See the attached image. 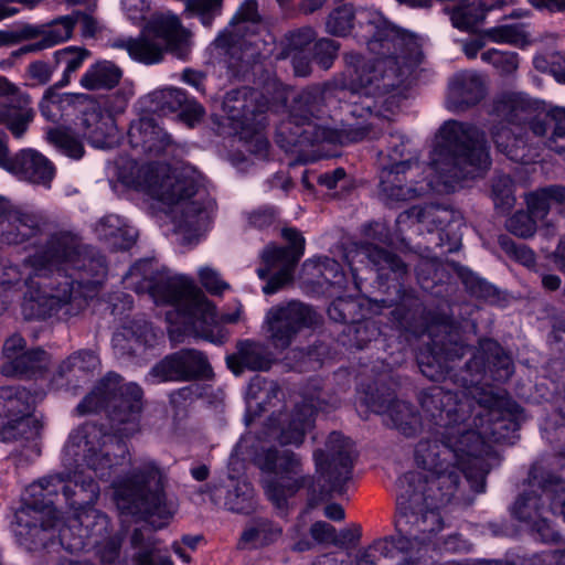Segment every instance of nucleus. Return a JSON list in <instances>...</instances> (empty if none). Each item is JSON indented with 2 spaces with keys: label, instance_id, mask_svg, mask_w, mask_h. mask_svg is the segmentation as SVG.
Masks as SVG:
<instances>
[{
  "label": "nucleus",
  "instance_id": "nucleus-38",
  "mask_svg": "<svg viewBox=\"0 0 565 565\" xmlns=\"http://www.w3.org/2000/svg\"><path fill=\"white\" fill-rule=\"evenodd\" d=\"M491 135L497 150L503 153L509 160L523 164H527L532 161V149L529 145L525 131L513 130L500 122L493 126Z\"/></svg>",
  "mask_w": 565,
  "mask_h": 565
},
{
  "label": "nucleus",
  "instance_id": "nucleus-24",
  "mask_svg": "<svg viewBox=\"0 0 565 565\" xmlns=\"http://www.w3.org/2000/svg\"><path fill=\"white\" fill-rule=\"evenodd\" d=\"M223 110L243 129L258 130L266 126L267 102L252 87L243 86L227 92L223 99Z\"/></svg>",
  "mask_w": 565,
  "mask_h": 565
},
{
  "label": "nucleus",
  "instance_id": "nucleus-63",
  "mask_svg": "<svg viewBox=\"0 0 565 565\" xmlns=\"http://www.w3.org/2000/svg\"><path fill=\"white\" fill-rule=\"evenodd\" d=\"M47 138L51 143L70 158L81 159L84 156L85 150L82 141L66 130L51 129L47 132Z\"/></svg>",
  "mask_w": 565,
  "mask_h": 565
},
{
  "label": "nucleus",
  "instance_id": "nucleus-32",
  "mask_svg": "<svg viewBox=\"0 0 565 565\" xmlns=\"http://www.w3.org/2000/svg\"><path fill=\"white\" fill-rule=\"evenodd\" d=\"M128 139L131 148L139 149L149 157L162 156L172 143L171 136L153 117L147 116L130 126Z\"/></svg>",
  "mask_w": 565,
  "mask_h": 565
},
{
  "label": "nucleus",
  "instance_id": "nucleus-46",
  "mask_svg": "<svg viewBox=\"0 0 565 565\" xmlns=\"http://www.w3.org/2000/svg\"><path fill=\"white\" fill-rule=\"evenodd\" d=\"M281 236L289 243V245L267 246L262 254L263 262H267L269 264L275 262H286L297 265L305 252L303 236L297 228L294 227L282 228Z\"/></svg>",
  "mask_w": 565,
  "mask_h": 565
},
{
  "label": "nucleus",
  "instance_id": "nucleus-47",
  "mask_svg": "<svg viewBox=\"0 0 565 565\" xmlns=\"http://www.w3.org/2000/svg\"><path fill=\"white\" fill-rule=\"evenodd\" d=\"M415 275L424 291L436 297H441L447 291L445 284L449 279V274L439 260L420 258L415 267Z\"/></svg>",
  "mask_w": 565,
  "mask_h": 565
},
{
  "label": "nucleus",
  "instance_id": "nucleus-8",
  "mask_svg": "<svg viewBox=\"0 0 565 565\" xmlns=\"http://www.w3.org/2000/svg\"><path fill=\"white\" fill-rule=\"evenodd\" d=\"M430 338L427 350L417 356L422 374L430 381L450 380L462 388H477L482 381L505 382L514 372L511 356L495 340L481 339L472 352L457 324Z\"/></svg>",
  "mask_w": 565,
  "mask_h": 565
},
{
  "label": "nucleus",
  "instance_id": "nucleus-22",
  "mask_svg": "<svg viewBox=\"0 0 565 565\" xmlns=\"http://www.w3.org/2000/svg\"><path fill=\"white\" fill-rule=\"evenodd\" d=\"M35 118L33 100L8 77L0 75V125L21 139Z\"/></svg>",
  "mask_w": 565,
  "mask_h": 565
},
{
  "label": "nucleus",
  "instance_id": "nucleus-54",
  "mask_svg": "<svg viewBox=\"0 0 565 565\" xmlns=\"http://www.w3.org/2000/svg\"><path fill=\"white\" fill-rule=\"evenodd\" d=\"M281 535V529L267 519L253 520L241 535L245 544L254 547L270 544L277 541Z\"/></svg>",
  "mask_w": 565,
  "mask_h": 565
},
{
  "label": "nucleus",
  "instance_id": "nucleus-13",
  "mask_svg": "<svg viewBox=\"0 0 565 565\" xmlns=\"http://www.w3.org/2000/svg\"><path fill=\"white\" fill-rule=\"evenodd\" d=\"M436 170L448 191L489 170L491 157L484 131L458 120H448L439 129Z\"/></svg>",
  "mask_w": 565,
  "mask_h": 565
},
{
  "label": "nucleus",
  "instance_id": "nucleus-27",
  "mask_svg": "<svg viewBox=\"0 0 565 565\" xmlns=\"http://www.w3.org/2000/svg\"><path fill=\"white\" fill-rule=\"evenodd\" d=\"M143 104L148 113L159 116L179 111L180 119L190 127L199 122L204 115L203 106L194 98H190L181 88L157 89L145 97Z\"/></svg>",
  "mask_w": 565,
  "mask_h": 565
},
{
  "label": "nucleus",
  "instance_id": "nucleus-29",
  "mask_svg": "<svg viewBox=\"0 0 565 565\" xmlns=\"http://www.w3.org/2000/svg\"><path fill=\"white\" fill-rule=\"evenodd\" d=\"M60 498V475L46 476L28 486L17 511L34 515H57L55 501Z\"/></svg>",
  "mask_w": 565,
  "mask_h": 565
},
{
  "label": "nucleus",
  "instance_id": "nucleus-7",
  "mask_svg": "<svg viewBox=\"0 0 565 565\" xmlns=\"http://www.w3.org/2000/svg\"><path fill=\"white\" fill-rule=\"evenodd\" d=\"M477 396L472 388L454 392L441 386H430L418 395L428 437L418 441L415 461L419 468L456 467L460 448L469 451L481 447V440L472 431L470 419Z\"/></svg>",
  "mask_w": 565,
  "mask_h": 565
},
{
  "label": "nucleus",
  "instance_id": "nucleus-34",
  "mask_svg": "<svg viewBox=\"0 0 565 565\" xmlns=\"http://www.w3.org/2000/svg\"><path fill=\"white\" fill-rule=\"evenodd\" d=\"M36 184H49L54 178L53 163L39 151L28 148L10 157L6 169Z\"/></svg>",
  "mask_w": 565,
  "mask_h": 565
},
{
  "label": "nucleus",
  "instance_id": "nucleus-11",
  "mask_svg": "<svg viewBox=\"0 0 565 565\" xmlns=\"http://www.w3.org/2000/svg\"><path fill=\"white\" fill-rule=\"evenodd\" d=\"M113 488L118 508L127 514L142 518L146 522V526L135 529L130 536L131 546L139 550L134 556L136 565H174L170 556H160L156 563L154 542L151 537L145 536L147 530L157 531L166 527L173 516L166 501L158 466L154 462H146L113 481Z\"/></svg>",
  "mask_w": 565,
  "mask_h": 565
},
{
  "label": "nucleus",
  "instance_id": "nucleus-19",
  "mask_svg": "<svg viewBox=\"0 0 565 565\" xmlns=\"http://www.w3.org/2000/svg\"><path fill=\"white\" fill-rule=\"evenodd\" d=\"M270 339L277 349H287L296 335L316 322L315 310L300 301L271 307L266 313Z\"/></svg>",
  "mask_w": 565,
  "mask_h": 565
},
{
  "label": "nucleus",
  "instance_id": "nucleus-42",
  "mask_svg": "<svg viewBox=\"0 0 565 565\" xmlns=\"http://www.w3.org/2000/svg\"><path fill=\"white\" fill-rule=\"evenodd\" d=\"M527 488L524 489L510 507L511 515L521 523L529 525L534 520H537L542 514H548L550 508L543 499L544 492L537 486H531L529 478L526 479ZM551 497L553 502L554 495Z\"/></svg>",
  "mask_w": 565,
  "mask_h": 565
},
{
  "label": "nucleus",
  "instance_id": "nucleus-56",
  "mask_svg": "<svg viewBox=\"0 0 565 565\" xmlns=\"http://www.w3.org/2000/svg\"><path fill=\"white\" fill-rule=\"evenodd\" d=\"M459 277L466 290L472 297L482 299L490 303H497L500 300L499 289L472 270L462 268L459 271Z\"/></svg>",
  "mask_w": 565,
  "mask_h": 565
},
{
  "label": "nucleus",
  "instance_id": "nucleus-21",
  "mask_svg": "<svg viewBox=\"0 0 565 565\" xmlns=\"http://www.w3.org/2000/svg\"><path fill=\"white\" fill-rule=\"evenodd\" d=\"M114 100L107 98L105 110L99 106L87 107L81 118V127L84 138L95 148H111L115 143L117 128L111 113H122L128 104V95L118 90L113 96Z\"/></svg>",
  "mask_w": 565,
  "mask_h": 565
},
{
  "label": "nucleus",
  "instance_id": "nucleus-1",
  "mask_svg": "<svg viewBox=\"0 0 565 565\" xmlns=\"http://www.w3.org/2000/svg\"><path fill=\"white\" fill-rule=\"evenodd\" d=\"M326 31L334 36H347L354 31V36L376 55L367 61L359 53L345 55L348 64L354 67L359 94L366 96L361 105L352 103L353 117H371L376 107L374 98L398 88L409 70L423 60L419 38L393 24L374 8L342 4L328 14Z\"/></svg>",
  "mask_w": 565,
  "mask_h": 565
},
{
  "label": "nucleus",
  "instance_id": "nucleus-40",
  "mask_svg": "<svg viewBox=\"0 0 565 565\" xmlns=\"http://www.w3.org/2000/svg\"><path fill=\"white\" fill-rule=\"evenodd\" d=\"M534 109L532 100L526 95L508 93L494 99L492 113L508 124L514 125L515 130H523Z\"/></svg>",
  "mask_w": 565,
  "mask_h": 565
},
{
  "label": "nucleus",
  "instance_id": "nucleus-48",
  "mask_svg": "<svg viewBox=\"0 0 565 565\" xmlns=\"http://www.w3.org/2000/svg\"><path fill=\"white\" fill-rule=\"evenodd\" d=\"M405 542H395L393 535L377 539L367 547L360 550L355 555L354 563L349 561V565H377L380 556L394 558L401 554Z\"/></svg>",
  "mask_w": 565,
  "mask_h": 565
},
{
  "label": "nucleus",
  "instance_id": "nucleus-49",
  "mask_svg": "<svg viewBox=\"0 0 565 565\" xmlns=\"http://www.w3.org/2000/svg\"><path fill=\"white\" fill-rule=\"evenodd\" d=\"M98 365L99 358L93 350H79L61 363L58 375L67 379L72 375L79 381L93 374Z\"/></svg>",
  "mask_w": 565,
  "mask_h": 565
},
{
  "label": "nucleus",
  "instance_id": "nucleus-5",
  "mask_svg": "<svg viewBox=\"0 0 565 565\" xmlns=\"http://www.w3.org/2000/svg\"><path fill=\"white\" fill-rule=\"evenodd\" d=\"M367 239L355 245L353 257L367 264L377 273L380 288L386 297L376 300L382 307H394L391 321L402 332L419 338L426 333L436 334L454 326L451 317L436 308H429L419 295L412 288L404 287V278L408 276V266L402 258L381 246L392 242L388 230L384 224L371 223L366 226Z\"/></svg>",
  "mask_w": 565,
  "mask_h": 565
},
{
  "label": "nucleus",
  "instance_id": "nucleus-2",
  "mask_svg": "<svg viewBox=\"0 0 565 565\" xmlns=\"http://www.w3.org/2000/svg\"><path fill=\"white\" fill-rule=\"evenodd\" d=\"M142 395L138 384L109 372L76 407L81 415L106 413L105 423L85 422L72 430L66 444L68 454L82 457L100 480H110L129 457L126 439L139 430Z\"/></svg>",
  "mask_w": 565,
  "mask_h": 565
},
{
  "label": "nucleus",
  "instance_id": "nucleus-23",
  "mask_svg": "<svg viewBox=\"0 0 565 565\" xmlns=\"http://www.w3.org/2000/svg\"><path fill=\"white\" fill-rule=\"evenodd\" d=\"M210 370L207 356L195 349L167 354L149 371L154 383L188 382L201 379Z\"/></svg>",
  "mask_w": 565,
  "mask_h": 565
},
{
  "label": "nucleus",
  "instance_id": "nucleus-3",
  "mask_svg": "<svg viewBox=\"0 0 565 565\" xmlns=\"http://www.w3.org/2000/svg\"><path fill=\"white\" fill-rule=\"evenodd\" d=\"M29 263L36 276L56 277L45 285L51 292L38 289L24 296L21 310L25 320H67L76 316L86 306L82 290L94 291L107 274L105 256L95 247L81 244L68 231L51 234L29 256Z\"/></svg>",
  "mask_w": 565,
  "mask_h": 565
},
{
  "label": "nucleus",
  "instance_id": "nucleus-43",
  "mask_svg": "<svg viewBox=\"0 0 565 565\" xmlns=\"http://www.w3.org/2000/svg\"><path fill=\"white\" fill-rule=\"evenodd\" d=\"M58 85L60 81L49 86L39 102L41 115L51 122H56L70 107L87 99V95L82 93H61L65 86Z\"/></svg>",
  "mask_w": 565,
  "mask_h": 565
},
{
  "label": "nucleus",
  "instance_id": "nucleus-39",
  "mask_svg": "<svg viewBox=\"0 0 565 565\" xmlns=\"http://www.w3.org/2000/svg\"><path fill=\"white\" fill-rule=\"evenodd\" d=\"M95 233L110 252L128 250L135 245L137 238L136 230L115 214L100 218L95 226Z\"/></svg>",
  "mask_w": 565,
  "mask_h": 565
},
{
  "label": "nucleus",
  "instance_id": "nucleus-58",
  "mask_svg": "<svg viewBox=\"0 0 565 565\" xmlns=\"http://www.w3.org/2000/svg\"><path fill=\"white\" fill-rule=\"evenodd\" d=\"M513 190L514 182L509 174L495 173L491 184V195L494 206L502 211L510 210L515 202Z\"/></svg>",
  "mask_w": 565,
  "mask_h": 565
},
{
  "label": "nucleus",
  "instance_id": "nucleus-28",
  "mask_svg": "<svg viewBox=\"0 0 565 565\" xmlns=\"http://www.w3.org/2000/svg\"><path fill=\"white\" fill-rule=\"evenodd\" d=\"M14 535L28 552L50 551L56 545L57 515H34L15 512Z\"/></svg>",
  "mask_w": 565,
  "mask_h": 565
},
{
  "label": "nucleus",
  "instance_id": "nucleus-45",
  "mask_svg": "<svg viewBox=\"0 0 565 565\" xmlns=\"http://www.w3.org/2000/svg\"><path fill=\"white\" fill-rule=\"evenodd\" d=\"M122 70L111 61H97L82 75L79 84L87 90L113 89L122 78Z\"/></svg>",
  "mask_w": 565,
  "mask_h": 565
},
{
  "label": "nucleus",
  "instance_id": "nucleus-37",
  "mask_svg": "<svg viewBox=\"0 0 565 565\" xmlns=\"http://www.w3.org/2000/svg\"><path fill=\"white\" fill-rule=\"evenodd\" d=\"M530 484L537 486L542 492L554 495L552 504H556V494L565 492V451L555 455L550 467L543 462H534L529 471Z\"/></svg>",
  "mask_w": 565,
  "mask_h": 565
},
{
  "label": "nucleus",
  "instance_id": "nucleus-10",
  "mask_svg": "<svg viewBox=\"0 0 565 565\" xmlns=\"http://www.w3.org/2000/svg\"><path fill=\"white\" fill-rule=\"evenodd\" d=\"M476 406L471 415L470 425L472 431L481 440L480 449L469 451L468 446L460 448V460L456 467L463 475L475 493L486 491V478L494 466L500 463V458L493 448L487 443L513 444L519 438L522 407L511 401L491 392L478 391Z\"/></svg>",
  "mask_w": 565,
  "mask_h": 565
},
{
  "label": "nucleus",
  "instance_id": "nucleus-35",
  "mask_svg": "<svg viewBox=\"0 0 565 565\" xmlns=\"http://www.w3.org/2000/svg\"><path fill=\"white\" fill-rule=\"evenodd\" d=\"M484 94V83L479 74L469 71L457 73L449 84L448 108L455 111L466 110L479 104Z\"/></svg>",
  "mask_w": 565,
  "mask_h": 565
},
{
  "label": "nucleus",
  "instance_id": "nucleus-18",
  "mask_svg": "<svg viewBox=\"0 0 565 565\" xmlns=\"http://www.w3.org/2000/svg\"><path fill=\"white\" fill-rule=\"evenodd\" d=\"M109 527L108 515L90 509L75 515L66 525L56 530V545L71 554L89 551L109 534Z\"/></svg>",
  "mask_w": 565,
  "mask_h": 565
},
{
  "label": "nucleus",
  "instance_id": "nucleus-25",
  "mask_svg": "<svg viewBox=\"0 0 565 565\" xmlns=\"http://www.w3.org/2000/svg\"><path fill=\"white\" fill-rule=\"evenodd\" d=\"M415 164H411V157L399 162L384 166L380 172L379 194L387 204L407 202L420 198L427 192L424 185H417L409 174Z\"/></svg>",
  "mask_w": 565,
  "mask_h": 565
},
{
  "label": "nucleus",
  "instance_id": "nucleus-12",
  "mask_svg": "<svg viewBox=\"0 0 565 565\" xmlns=\"http://www.w3.org/2000/svg\"><path fill=\"white\" fill-rule=\"evenodd\" d=\"M330 93L329 84H316L307 86L294 98L288 119L276 134V142L282 150L301 157L309 147L358 142L369 136L372 122L343 129L328 125L326 108Z\"/></svg>",
  "mask_w": 565,
  "mask_h": 565
},
{
  "label": "nucleus",
  "instance_id": "nucleus-17",
  "mask_svg": "<svg viewBox=\"0 0 565 565\" xmlns=\"http://www.w3.org/2000/svg\"><path fill=\"white\" fill-rule=\"evenodd\" d=\"M361 399L372 413L385 415L386 425L406 437H414L418 431L426 430L424 418L415 406L396 399L391 388L369 385Z\"/></svg>",
  "mask_w": 565,
  "mask_h": 565
},
{
  "label": "nucleus",
  "instance_id": "nucleus-6",
  "mask_svg": "<svg viewBox=\"0 0 565 565\" xmlns=\"http://www.w3.org/2000/svg\"><path fill=\"white\" fill-rule=\"evenodd\" d=\"M463 476L457 467L408 471L397 480L395 542L406 541L401 554L427 553V546L444 529L439 508L456 497Z\"/></svg>",
  "mask_w": 565,
  "mask_h": 565
},
{
  "label": "nucleus",
  "instance_id": "nucleus-4",
  "mask_svg": "<svg viewBox=\"0 0 565 565\" xmlns=\"http://www.w3.org/2000/svg\"><path fill=\"white\" fill-rule=\"evenodd\" d=\"M353 445L340 431H331L324 448L313 451L318 478L305 473L300 455L289 449L269 447L255 457L256 466L265 473L263 487L268 500L279 510L288 499L307 489L308 505L317 507L332 494L343 495L352 478Z\"/></svg>",
  "mask_w": 565,
  "mask_h": 565
},
{
  "label": "nucleus",
  "instance_id": "nucleus-44",
  "mask_svg": "<svg viewBox=\"0 0 565 565\" xmlns=\"http://www.w3.org/2000/svg\"><path fill=\"white\" fill-rule=\"evenodd\" d=\"M111 46L126 50L134 61L145 65L162 62L166 53L161 44L157 43L153 38L146 35L118 38L114 40Z\"/></svg>",
  "mask_w": 565,
  "mask_h": 565
},
{
  "label": "nucleus",
  "instance_id": "nucleus-36",
  "mask_svg": "<svg viewBox=\"0 0 565 565\" xmlns=\"http://www.w3.org/2000/svg\"><path fill=\"white\" fill-rule=\"evenodd\" d=\"M262 22V17L258 12V3L256 0H245L232 18L228 26L220 32L214 39L216 47L227 49L234 51L236 47H242L244 44V32L246 30L245 23L257 25Z\"/></svg>",
  "mask_w": 565,
  "mask_h": 565
},
{
  "label": "nucleus",
  "instance_id": "nucleus-41",
  "mask_svg": "<svg viewBox=\"0 0 565 565\" xmlns=\"http://www.w3.org/2000/svg\"><path fill=\"white\" fill-rule=\"evenodd\" d=\"M50 365V354L41 349L25 350L13 361L2 362L1 372L6 376H19L25 379L43 377Z\"/></svg>",
  "mask_w": 565,
  "mask_h": 565
},
{
  "label": "nucleus",
  "instance_id": "nucleus-31",
  "mask_svg": "<svg viewBox=\"0 0 565 565\" xmlns=\"http://www.w3.org/2000/svg\"><path fill=\"white\" fill-rule=\"evenodd\" d=\"M99 492V486L92 475L75 471L68 480L60 476V495L70 509L76 512L75 515L95 509Z\"/></svg>",
  "mask_w": 565,
  "mask_h": 565
},
{
  "label": "nucleus",
  "instance_id": "nucleus-62",
  "mask_svg": "<svg viewBox=\"0 0 565 565\" xmlns=\"http://www.w3.org/2000/svg\"><path fill=\"white\" fill-rule=\"evenodd\" d=\"M44 39L53 47L62 42L68 41L74 32L75 19L68 14L61 15L44 24Z\"/></svg>",
  "mask_w": 565,
  "mask_h": 565
},
{
  "label": "nucleus",
  "instance_id": "nucleus-61",
  "mask_svg": "<svg viewBox=\"0 0 565 565\" xmlns=\"http://www.w3.org/2000/svg\"><path fill=\"white\" fill-rule=\"evenodd\" d=\"M501 249L514 262L533 268L536 265L535 253L524 243H516L508 235H500L498 238Z\"/></svg>",
  "mask_w": 565,
  "mask_h": 565
},
{
  "label": "nucleus",
  "instance_id": "nucleus-14",
  "mask_svg": "<svg viewBox=\"0 0 565 565\" xmlns=\"http://www.w3.org/2000/svg\"><path fill=\"white\" fill-rule=\"evenodd\" d=\"M138 186L152 199L167 204L185 203L179 221L189 244L196 243L205 235L210 222V212L198 201H190L199 190V183L191 177H161L154 163L139 169Z\"/></svg>",
  "mask_w": 565,
  "mask_h": 565
},
{
  "label": "nucleus",
  "instance_id": "nucleus-16",
  "mask_svg": "<svg viewBox=\"0 0 565 565\" xmlns=\"http://www.w3.org/2000/svg\"><path fill=\"white\" fill-rule=\"evenodd\" d=\"M41 394L23 386H0V440L13 443L35 438L42 428L33 416Z\"/></svg>",
  "mask_w": 565,
  "mask_h": 565
},
{
  "label": "nucleus",
  "instance_id": "nucleus-33",
  "mask_svg": "<svg viewBox=\"0 0 565 565\" xmlns=\"http://www.w3.org/2000/svg\"><path fill=\"white\" fill-rule=\"evenodd\" d=\"M274 362L275 356L269 347L253 340L238 342L236 353L228 355L226 359L228 369L236 375L245 370L267 372L271 369Z\"/></svg>",
  "mask_w": 565,
  "mask_h": 565
},
{
  "label": "nucleus",
  "instance_id": "nucleus-64",
  "mask_svg": "<svg viewBox=\"0 0 565 565\" xmlns=\"http://www.w3.org/2000/svg\"><path fill=\"white\" fill-rule=\"evenodd\" d=\"M340 47V42L329 38H321L312 45V60L320 68L328 71L338 58Z\"/></svg>",
  "mask_w": 565,
  "mask_h": 565
},
{
  "label": "nucleus",
  "instance_id": "nucleus-50",
  "mask_svg": "<svg viewBox=\"0 0 565 565\" xmlns=\"http://www.w3.org/2000/svg\"><path fill=\"white\" fill-rule=\"evenodd\" d=\"M343 337L347 339L344 344L350 348L363 350L372 342H376L381 335V329L373 319L361 318L355 323H351L342 330Z\"/></svg>",
  "mask_w": 565,
  "mask_h": 565
},
{
  "label": "nucleus",
  "instance_id": "nucleus-30",
  "mask_svg": "<svg viewBox=\"0 0 565 565\" xmlns=\"http://www.w3.org/2000/svg\"><path fill=\"white\" fill-rule=\"evenodd\" d=\"M148 32L154 40H161L164 43L162 46L166 53H171L183 61L188 58L189 32L178 15L161 14L153 18L148 25Z\"/></svg>",
  "mask_w": 565,
  "mask_h": 565
},
{
  "label": "nucleus",
  "instance_id": "nucleus-59",
  "mask_svg": "<svg viewBox=\"0 0 565 565\" xmlns=\"http://www.w3.org/2000/svg\"><path fill=\"white\" fill-rule=\"evenodd\" d=\"M409 215L416 217L418 223L431 224L437 230H444L452 221V212L439 205L413 206Z\"/></svg>",
  "mask_w": 565,
  "mask_h": 565
},
{
  "label": "nucleus",
  "instance_id": "nucleus-15",
  "mask_svg": "<svg viewBox=\"0 0 565 565\" xmlns=\"http://www.w3.org/2000/svg\"><path fill=\"white\" fill-rule=\"evenodd\" d=\"M301 402L291 413L273 412L268 418V429L281 446L302 445L307 431L312 427L315 415L335 405V399L323 390L321 379H310L301 391Z\"/></svg>",
  "mask_w": 565,
  "mask_h": 565
},
{
  "label": "nucleus",
  "instance_id": "nucleus-60",
  "mask_svg": "<svg viewBox=\"0 0 565 565\" xmlns=\"http://www.w3.org/2000/svg\"><path fill=\"white\" fill-rule=\"evenodd\" d=\"M483 38L491 42L513 45H524L527 41L522 24H504L486 29Z\"/></svg>",
  "mask_w": 565,
  "mask_h": 565
},
{
  "label": "nucleus",
  "instance_id": "nucleus-9",
  "mask_svg": "<svg viewBox=\"0 0 565 565\" xmlns=\"http://www.w3.org/2000/svg\"><path fill=\"white\" fill-rule=\"evenodd\" d=\"M126 277L136 279L138 290L147 291L157 302L174 308L175 320L168 330L171 342L181 343L190 337L212 342V301L193 278L169 276L152 259L136 262Z\"/></svg>",
  "mask_w": 565,
  "mask_h": 565
},
{
  "label": "nucleus",
  "instance_id": "nucleus-57",
  "mask_svg": "<svg viewBox=\"0 0 565 565\" xmlns=\"http://www.w3.org/2000/svg\"><path fill=\"white\" fill-rule=\"evenodd\" d=\"M228 510L249 514L255 508V492L249 482H237L234 490L228 491L226 502Z\"/></svg>",
  "mask_w": 565,
  "mask_h": 565
},
{
  "label": "nucleus",
  "instance_id": "nucleus-20",
  "mask_svg": "<svg viewBox=\"0 0 565 565\" xmlns=\"http://www.w3.org/2000/svg\"><path fill=\"white\" fill-rule=\"evenodd\" d=\"M47 226L44 214L38 210L9 207L0 196V245H20L43 235Z\"/></svg>",
  "mask_w": 565,
  "mask_h": 565
},
{
  "label": "nucleus",
  "instance_id": "nucleus-53",
  "mask_svg": "<svg viewBox=\"0 0 565 565\" xmlns=\"http://www.w3.org/2000/svg\"><path fill=\"white\" fill-rule=\"evenodd\" d=\"M454 28L470 31L486 18V10L478 2L462 1L451 8H445Z\"/></svg>",
  "mask_w": 565,
  "mask_h": 565
},
{
  "label": "nucleus",
  "instance_id": "nucleus-52",
  "mask_svg": "<svg viewBox=\"0 0 565 565\" xmlns=\"http://www.w3.org/2000/svg\"><path fill=\"white\" fill-rule=\"evenodd\" d=\"M264 267L257 269V275L260 279H268L266 285L263 287L265 295H274L280 290L285 285L292 280V273L295 264L286 262H275L269 264L263 262Z\"/></svg>",
  "mask_w": 565,
  "mask_h": 565
},
{
  "label": "nucleus",
  "instance_id": "nucleus-26",
  "mask_svg": "<svg viewBox=\"0 0 565 565\" xmlns=\"http://www.w3.org/2000/svg\"><path fill=\"white\" fill-rule=\"evenodd\" d=\"M158 343V334L151 322L132 319L121 326L111 338L115 355L124 361L141 359Z\"/></svg>",
  "mask_w": 565,
  "mask_h": 565
},
{
  "label": "nucleus",
  "instance_id": "nucleus-51",
  "mask_svg": "<svg viewBox=\"0 0 565 565\" xmlns=\"http://www.w3.org/2000/svg\"><path fill=\"white\" fill-rule=\"evenodd\" d=\"M89 55L90 52L87 49L77 46H67L55 51L52 60L54 70L56 71L61 65H64L62 77L58 79V86H68L72 74L76 73L83 66Z\"/></svg>",
  "mask_w": 565,
  "mask_h": 565
},
{
  "label": "nucleus",
  "instance_id": "nucleus-55",
  "mask_svg": "<svg viewBox=\"0 0 565 565\" xmlns=\"http://www.w3.org/2000/svg\"><path fill=\"white\" fill-rule=\"evenodd\" d=\"M328 316L345 327L363 318V305L358 298L338 297L328 307Z\"/></svg>",
  "mask_w": 565,
  "mask_h": 565
}]
</instances>
